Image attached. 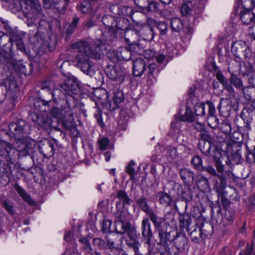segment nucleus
Returning <instances> with one entry per match:
<instances>
[{
    "mask_svg": "<svg viewBox=\"0 0 255 255\" xmlns=\"http://www.w3.org/2000/svg\"><path fill=\"white\" fill-rule=\"evenodd\" d=\"M8 129L14 136L15 143L13 146L6 141H0V155L6 161L14 163L17 152L23 156L29 154L34 148V141L27 137L30 132V126L23 120L10 123L8 125Z\"/></svg>",
    "mask_w": 255,
    "mask_h": 255,
    "instance_id": "f257e3e1",
    "label": "nucleus"
},
{
    "mask_svg": "<svg viewBox=\"0 0 255 255\" xmlns=\"http://www.w3.org/2000/svg\"><path fill=\"white\" fill-rule=\"evenodd\" d=\"M98 42L89 44L86 41L80 40L71 45V48L78 53L75 58L76 67L90 76L94 73V63L91 58H101L102 45L100 41Z\"/></svg>",
    "mask_w": 255,
    "mask_h": 255,
    "instance_id": "f03ea898",
    "label": "nucleus"
},
{
    "mask_svg": "<svg viewBox=\"0 0 255 255\" xmlns=\"http://www.w3.org/2000/svg\"><path fill=\"white\" fill-rule=\"evenodd\" d=\"M61 87L65 92L66 96V103L67 107L66 108V112L69 114L70 122L63 121L62 127L64 129H68L72 125L73 113L71 110L73 108L74 103V98L73 94H76L79 90V84L78 81L74 77H71L68 79L67 83L61 85Z\"/></svg>",
    "mask_w": 255,
    "mask_h": 255,
    "instance_id": "7ed1b4c3",
    "label": "nucleus"
},
{
    "mask_svg": "<svg viewBox=\"0 0 255 255\" xmlns=\"http://www.w3.org/2000/svg\"><path fill=\"white\" fill-rule=\"evenodd\" d=\"M20 9L27 18V25L36 24L44 17L42 8L39 0H24L22 3H18Z\"/></svg>",
    "mask_w": 255,
    "mask_h": 255,
    "instance_id": "20e7f679",
    "label": "nucleus"
},
{
    "mask_svg": "<svg viewBox=\"0 0 255 255\" xmlns=\"http://www.w3.org/2000/svg\"><path fill=\"white\" fill-rule=\"evenodd\" d=\"M242 138L243 136L239 132H234L227 144L228 156L236 164L239 163L242 158L241 150Z\"/></svg>",
    "mask_w": 255,
    "mask_h": 255,
    "instance_id": "39448f33",
    "label": "nucleus"
},
{
    "mask_svg": "<svg viewBox=\"0 0 255 255\" xmlns=\"http://www.w3.org/2000/svg\"><path fill=\"white\" fill-rule=\"evenodd\" d=\"M60 88H62L61 87ZM38 96L39 99L42 100L44 102L49 103L51 101L52 98H56V97L58 99L65 98L66 100V96L65 95V92H63V90L62 89H55L52 92L49 82H45L41 84Z\"/></svg>",
    "mask_w": 255,
    "mask_h": 255,
    "instance_id": "423d86ee",
    "label": "nucleus"
},
{
    "mask_svg": "<svg viewBox=\"0 0 255 255\" xmlns=\"http://www.w3.org/2000/svg\"><path fill=\"white\" fill-rule=\"evenodd\" d=\"M140 37L139 31L136 29H128L125 33L126 42L131 46V49H134L133 50L135 51V53L139 52V44L138 42Z\"/></svg>",
    "mask_w": 255,
    "mask_h": 255,
    "instance_id": "0eeeda50",
    "label": "nucleus"
},
{
    "mask_svg": "<svg viewBox=\"0 0 255 255\" xmlns=\"http://www.w3.org/2000/svg\"><path fill=\"white\" fill-rule=\"evenodd\" d=\"M31 119L38 128L48 130L52 127V120L46 114L34 113L31 115Z\"/></svg>",
    "mask_w": 255,
    "mask_h": 255,
    "instance_id": "6e6552de",
    "label": "nucleus"
},
{
    "mask_svg": "<svg viewBox=\"0 0 255 255\" xmlns=\"http://www.w3.org/2000/svg\"><path fill=\"white\" fill-rule=\"evenodd\" d=\"M231 50L232 53L239 58H247L250 56L251 50L245 42L236 41L233 43Z\"/></svg>",
    "mask_w": 255,
    "mask_h": 255,
    "instance_id": "1a4fd4ad",
    "label": "nucleus"
},
{
    "mask_svg": "<svg viewBox=\"0 0 255 255\" xmlns=\"http://www.w3.org/2000/svg\"><path fill=\"white\" fill-rule=\"evenodd\" d=\"M106 72L107 76L113 81L122 82L124 79V77L127 74L125 69L120 66H108Z\"/></svg>",
    "mask_w": 255,
    "mask_h": 255,
    "instance_id": "9d476101",
    "label": "nucleus"
},
{
    "mask_svg": "<svg viewBox=\"0 0 255 255\" xmlns=\"http://www.w3.org/2000/svg\"><path fill=\"white\" fill-rule=\"evenodd\" d=\"M107 247L110 250L111 255H119L122 251L119 244H117V236L109 233L106 236Z\"/></svg>",
    "mask_w": 255,
    "mask_h": 255,
    "instance_id": "9b49d317",
    "label": "nucleus"
},
{
    "mask_svg": "<svg viewBox=\"0 0 255 255\" xmlns=\"http://www.w3.org/2000/svg\"><path fill=\"white\" fill-rule=\"evenodd\" d=\"M147 215H148L150 221L153 223L156 230L160 229L164 227L166 228L169 226V223L166 222L165 217H159L154 213L153 210Z\"/></svg>",
    "mask_w": 255,
    "mask_h": 255,
    "instance_id": "f8f14e48",
    "label": "nucleus"
},
{
    "mask_svg": "<svg viewBox=\"0 0 255 255\" xmlns=\"http://www.w3.org/2000/svg\"><path fill=\"white\" fill-rule=\"evenodd\" d=\"M217 178L218 179H214V190L218 195L227 193L225 190L227 185V178L223 174L218 175Z\"/></svg>",
    "mask_w": 255,
    "mask_h": 255,
    "instance_id": "ddd939ff",
    "label": "nucleus"
},
{
    "mask_svg": "<svg viewBox=\"0 0 255 255\" xmlns=\"http://www.w3.org/2000/svg\"><path fill=\"white\" fill-rule=\"evenodd\" d=\"M145 69V62L141 56H139L133 60V74L135 76H141Z\"/></svg>",
    "mask_w": 255,
    "mask_h": 255,
    "instance_id": "4468645a",
    "label": "nucleus"
},
{
    "mask_svg": "<svg viewBox=\"0 0 255 255\" xmlns=\"http://www.w3.org/2000/svg\"><path fill=\"white\" fill-rule=\"evenodd\" d=\"M10 37L7 34H4L0 31V47H4L7 43L10 41ZM9 54L5 51H1L0 49V60L2 62H7L9 57Z\"/></svg>",
    "mask_w": 255,
    "mask_h": 255,
    "instance_id": "2eb2a0df",
    "label": "nucleus"
},
{
    "mask_svg": "<svg viewBox=\"0 0 255 255\" xmlns=\"http://www.w3.org/2000/svg\"><path fill=\"white\" fill-rule=\"evenodd\" d=\"M134 49H131V46L120 47L117 52V58L119 60L128 61L131 59L133 56L132 52H135L133 51Z\"/></svg>",
    "mask_w": 255,
    "mask_h": 255,
    "instance_id": "dca6fc26",
    "label": "nucleus"
},
{
    "mask_svg": "<svg viewBox=\"0 0 255 255\" xmlns=\"http://www.w3.org/2000/svg\"><path fill=\"white\" fill-rule=\"evenodd\" d=\"M141 229L143 237L146 239V242L147 243H150L153 235L148 218H146L142 220Z\"/></svg>",
    "mask_w": 255,
    "mask_h": 255,
    "instance_id": "f3484780",
    "label": "nucleus"
},
{
    "mask_svg": "<svg viewBox=\"0 0 255 255\" xmlns=\"http://www.w3.org/2000/svg\"><path fill=\"white\" fill-rule=\"evenodd\" d=\"M174 240L176 248L178 251L185 250L188 248V240L185 234L179 235L177 234Z\"/></svg>",
    "mask_w": 255,
    "mask_h": 255,
    "instance_id": "a211bd4d",
    "label": "nucleus"
},
{
    "mask_svg": "<svg viewBox=\"0 0 255 255\" xmlns=\"http://www.w3.org/2000/svg\"><path fill=\"white\" fill-rule=\"evenodd\" d=\"M124 99L123 92L120 90L114 92L112 100L109 103L110 108L112 110H115L119 107V104L121 103Z\"/></svg>",
    "mask_w": 255,
    "mask_h": 255,
    "instance_id": "6ab92c4d",
    "label": "nucleus"
},
{
    "mask_svg": "<svg viewBox=\"0 0 255 255\" xmlns=\"http://www.w3.org/2000/svg\"><path fill=\"white\" fill-rule=\"evenodd\" d=\"M102 22L110 31H114L117 29V22L115 17L111 15H104L102 18Z\"/></svg>",
    "mask_w": 255,
    "mask_h": 255,
    "instance_id": "aec40b11",
    "label": "nucleus"
},
{
    "mask_svg": "<svg viewBox=\"0 0 255 255\" xmlns=\"http://www.w3.org/2000/svg\"><path fill=\"white\" fill-rule=\"evenodd\" d=\"M39 149L40 153L46 158L53 155L54 153V145L50 141L42 144L39 146Z\"/></svg>",
    "mask_w": 255,
    "mask_h": 255,
    "instance_id": "412c9836",
    "label": "nucleus"
},
{
    "mask_svg": "<svg viewBox=\"0 0 255 255\" xmlns=\"http://www.w3.org/2000/svg\"><path fill=\"white\" fill-rule=\"evenodd\" d=\"M191 218L187 214H180L179 217V228L181 231L186 229L187 232L189 231V226L191 223Z\"/></svg>",
    "mask_w": 255,
    "mask_h": 255,
    "instance_id": "4be33fe9",
    "label": "nucleus"
},
{
    "mask_svg": "<svg viewBox=\"0 0 255 255\" xmlns=\"http://www.w3.org/2000/svg\"><path fill=\"white\" fill-rule=\"evenodd\" d=\"M180 175L181 179L185 184L193 182L194 174L190 170L184 168L180 170Z\"/></svg>",
    "mask_w": 255,
    "mask_h": 255,
    "instance_id": "5701e85b",
    "label": "nucleus"
},
{
    "mask_svg": "<svg viewBox=\"0 0 255 255\" xmlns=\"http://www.w3.org/2000/svg\"><path fill=\"white\" fill-rule=\"evenodd\" d=\"M240 18L245 24H250L255 19L254 14L251 10H244L240 12Z\"/></svg>",
    "mask_w": 255,
    "mask_h": 255,
    "instance_id": "b1692460",
    "label": "nucleus"
},
{
    "mask_svg": "<svg viewBox=\"0 0 255 255\" xmlns=\"http://www.w3.org/2000/svg\"><path fill=\"white\" fill-rule=\"evenodd\" d=\"M115 220L125 223L127 224H130L129 214L127 210L118 211L115 213Z\"/></svg>",
    "mask_w": 255,
    "mask_h": 255,
    "instance_id": "393cba45",
    "label": "nucleus"
},
{
    "mask_svg": "<svg viewBox=\"0 0 255 255\" xmlns=\"http://www.w3.org/2000/svg\"><path fill=\"white\" fill-rule=\"evenodd\" d=\"M157 197H158L160 203L165 206L170 205L173 201L170 195L165 192H158L157 194Z\"/></svg>",
    "mask_w": 255,
    "mask_h": 255,
    "instance_id": "a878e982",
    "label": "nucleus"
},
{
    "mask_svg": "<svg viewBox=\"0 0 255 255\" xmlns=\"http://www.w3.org/2000/svg\"><path fill=\"white\" fill-rule=\"evenodd\" d=\"M154 34L152 28L149 27V26H144L142 28L139 35H140V36H142L144 40L151 41L153 39Z\"/></svg>",
    "mask_w": 255,
    "mask_h": 255,
    "instance_id": "bb28decb",
    "label": "nucleus"
},
{
    "mask_svg": "<svg viewBox=\"0 0 255 255\" xmlns=\"http://www.w3.org/2000/svg\"><path fill=\"white\" fill-rule=\"evenodd\" d=\"M115 227L116 232L120 234H124L130 230V224L115 220Z\"/></svg>",
    "mask_w": 255,
    "mask_h": 255,
    "instance_id": "cd10ccee",
    "label": "nucleus"
},
{
    "mask_svg": "<svg viewBox=\"0 0 255 255\" xmlns=\"http://www.w3.org/2000/svg\"><path fill=\"white\" fill-rule=\"evenodd\" d=\"M170 27L173 31L179 32L183 28V22L179 18H173L170 20Z\"/></svg>",
    "mask_w": 255,
    "mask_h": 255,
    "instance_id": "c85d7f7f",
    "label": "nucleus"
},
{
    "mask_svg": "<svg viewBox=\"0 0 255 255\" xmlns=\"http://www.w3.org/2000/svg\"><path fill=\"white\" fill-rule=\"evenodd\" d=\"M77 9L83 14H87L91 12V15L94 16L95 12L92 11V6L90 3L84 2L78 4L77 6Z\"/></svg>",
    "mask_w": 255,
    "mask_h": 255,
    "instance_id": "c756f323",
    "label": "nucleus"
},
{
    "mask_svg": "<svg viewBox=\"0 0 255 255\" xmlns=\"http://www.w3.org/2000/svg\"><path fill=\"white\" fill-rule=\"evenodd\" d=\"M70 62L68 60L63 61L60 66V70H61V72L62 73V74L64 76H67L68 77L67 80L65 81V83H63V84H64L66 83H67L68 79L69 78H70L71 77H74L75 78L77 79L75 77H74L73 76L70 75V73L68 71L70 69ZM77 80L78 81V80ZM78 82L79 83V81H78ZM61 85H62V84H61Z\"/></svg>",
    "mask_w": 255,
    "mask_h": 255,
    "instance_id": "7c9ffc66",
    "label": "nucleus"
},
{
    "mask_svg": "<svg viewBox=\"0 0 255 255\" xmlns=\"http://www.w3.org/2000/svg\"><path fill=\"white\" fill-rule=\"evenodd\" d=\"M126 242L127 245L133 249L134 251V255H143L139 252L140 244L134 237H132L131 239H127Z\"/></svg>",
    "mask_w": 255,
    "mask_h": 255,
    "instance_id": "2f4dec72",
    "label": "nucleus"
},
{
    "mask_svg": "<svg viewBox=\"0 0 255 255\" xmlns=\"http://www.w3.org/2000/svg\"><path fill=\"white\" fill-rule=\"evenodd\" d=\"M243 93L245 98L248 101H253L255 100V87H248L243 89Z\"/></svg>",
    "mask_w": 255,
    "mask_h": 255,
    "instance_id": "473e14b6",
    "label": "nucleus"
},
{
    "mask_svg": "<svg viewBox=\"0 0 255 255\" xmlns=\"http://www.w3.org/2000/svg\"><path fill=\"white\" fill-rule=\"evenodd\" d=\"M137 204L140 208L147 215L152 210L149 209L147 203V199L144 197H141L136 200Z\"/></svg>",
    "mask_w": 255,
    "mask_h": 255,
    "instance_id": "72a5a7b5",
    "label": "nucleus"
},
{
    "mask_svg": "<svg viewBox=\"0 0 255 255\" xmlns=\"http://www.w3.org/2000/svg\"><path fill=\"white\" fill-rule=\"evenodd\" d=\"M180 120L183 122H193L195 120L193 113L188 107H186L184 114L180 116Z\"/></svg>",
    "mask_w": 255,
    "mask_h": 255,
    "instance_id": "f704fd0d",
    "label": "nucleus"
},
{
    "mask_svg": "<svg viewBox=\"0 0 255 255\" xmlns=\"http://www.w3.org/2000/svg\"><path fill=\"white\" fill-rule=\"evenodd\" d=\"M241 63L237 61L231 62L228 67V71L230 73L231 76L236 75L238 72L240 71Z\"/></svg>",
    "mask_w": 255,
    "mask_h": 255,
    "instance_id": "c9c22d12",
    "label": "nucleus"
},
{
    "mask_svg": "<svg viewBox=\"0 0 255 255\" xmlns=\"http://www.w3.org/2000/svg\"><path fill=\"white\" fill-rule=\"evenodd\" d=\"M147 80L152 81V79L154 78L157 74V72L156 71V65L155 63H151L148 67Z\"/></svg>",
    "mask_w": 255,
    "mask_h": 255,
    "instance_id": "e433bc0d",
    "label": "nucleus"
},
{
    "mask_svg": "<svg viewBox=\"0 0 255 255\" xmlns=\"http://www.w3.org/2000/svg\"><path fill=\"white\" fill-rule=\"evenodd\" d=\"M159 10V3L156 1L149 0L148 3L145 10L148 12H157Z\"/></svg>",
    "mask_w": 255,
    "mask_h": 255,
    "instance_id": "4c0bfd02",
    "label": "nucleus"
},
{
    "mask_svg": "<svg viewBox=\"0 0 255 255\" xmlns=\"http://www.w3.org/2000/svg\"><path fill=\"white\" fill-rule=\"evenodd\" d=\"M191 164L195 169L200 171L203 170L202 159L199 156L195 155L193 157L191 160Z\"/></svg>",
    "mask_w": 255,
    "mask_h": 255,
    "instance_id": "58836bf2",
    "label": "nucleus"
},
{
    "mask_svg": "<svg viewBox=\"0 0 255 255\" xmlns=\"http://www.w3.org/2000/svg\"><path fill=\"white\" fill-rule=\"evenodd\" d=\"M117 197L122 202L123 205H129L130 204V199L125 192L123 191H118Z\"/></svg>",
    "mask_w": 255,
    "mask_h": 255,
    "instance_id": "ea45409f",
    "label": "nucleus"
},
{
    "mask_svg": "<svg viewBox=\"0 0 255 255\" xmlns=\"http://www.w3.org/2000/svg\"><path fill=\"white\" fill-rule=\"evenodd\" d=\"M2 206L9 214L11 215H13V203L10 202L9 199H4L2 200Z\"/></svg>",
    "mask_w": 255,
    "mask_h": 255,
    "instance_id": "a19ab883",
    "label": "nucleus"
},
{
    "mask_svg": "<svg viewBox=\"0 0 255 255\" xmlns=\"http://www.w3.org/2000/svg\"><path fill=\"white\" fill-rule=\"evenodd\" d=\"M230 82L236 88H242L243 87V83L242 80L239 78L237 75L231 76L230 78Z\"/></svg>",
    "mask_w": 255,
    "mask_h": 255,
    "instance_id": "79ce46f5",
    "label": "nucleus"
},
{
    "mask_svg": "<svg viewBox=\"0 0 255 255\" xmlns=\"http://www.w3.org/2000/svg\"><path fill=\"white\" fill-rule=\"evenodd\" d=\"M222 108L226 109V110H231V101L228 98H222L218 106V109L220 111Z\"/></svg>",
    "mask_w": 255,
    "mask_h": 255,
    "instance_id": "37998d69",
    "label": "nucleus"
},
{
    "mask_svg": "<svg viewBox=\"0 0 255 255\" xmlns=\"http://www.w3.org/2000/svg\"><path fill=\"white\" fill-rule=\"evenodd\" d=\"M48 104V102H44L42 100L39 99L34 102V106L35 109L39 111H46V106Z\"/></svg>",
    "mask_w": 255,
    "mask_h": 255,
    "instance_id": "c03bdc74",
    "label": "nucleus"
},
{
    "mask_svg": "<svg viewBox=\"0 0 255 255\" xmlns=\"http://www.w3.org/2000/svg\"><path fill=\"white\" fill-rule=\"evenodd\" d=\"M60 0H42L44 8L50 9L53 6H56L59 4Z\"/></svg>",
    "mask_w": 255,
    "mask_h": 255,
    "instance_id": "a18cd8bd",
    "label": "nucleus"
},
{
    "mask_svg": "<svg viewBox=\"0 0 255 255\" xmlns=\"http://www.w3.org/2000/svg\"><path fill=\"white\" fill-rule=\"evenodd\" d=\"M98 143L99 146V149L105 150L109 145L110 140L107 137H102L98 140Z\"/></svg>",
    "mask_w": 255,
    "mask_h": 255,
    "instance_id": "49530a36",
    "label": "nucleus"
},
{
    "mask_svg": "<svg viewBox=\"0 0 255 255\" xmlns=\"http://www.w3.org/2000/svg\"><path fill=\"white\" fill-rule=\"evenodd\" d=\"M208 124L213 128H217L219 125V120L216 116H208Z\"/></svg>",
    "mask_w": 255,
    "mask_h": 255,
    "instance_id": "de8ad7c7",
    "label": "nucleus"
},
{
    "mask_svg": "<svg viewBox=\"0 0 255 255\" xmlns=\"http://www.w3.org/2000/svg\"><path fill=\"white\" fill-rule=\"evenodd\" d=\"M10 34L11 35L10 37V39H11L10 42L11 43V44L13 42H15L22 40L24 37V35L22 33L14 32L13 31H12L11 32H10Z\"/></svg>",
    "mask_w": 255,
    "mask_h": 255,
    "instance_id": "09e8293b",
    "label": "nucleus"
},
{
    "mask_svg": "<svg viewBox=\"0 0 255 255\" xmlns=\"http://www.w3.org/2000/svg\"><path fill=\"white\" fill-rule=\"evenodd\" d=\"M135 165V162L130 161L126 167L127 172L129 174L130 178L133 180L134 178L135 170L133 166Z\"/></svg>",
    "mask_w": 255,
    "mask_h": 255,
    "instance_id": "8fccbe9b",
    "label": "nucleus"
},
{
    "mask_svg": "<svg viewBox=\"0 0 255 255\" xmlns=\"http://www.w3.org/2000/svg\"><path fill=\"white\" fill-rule=\"evenodd\" d=\"M213 146L210 142H204V144L201 148V150L204 155L209 156L211 155V149H213Z\"/></svg>",
    "mask_w": 255,
    "mask_h": 255,
    "instance_id": "3c124183",
    "label": "nucleus"
},
{
    "mask_svg": "<svg viewBox=\"0 0 255 255\" xmlns=\"http://www.w3.org/2000/svg\"><path fill=\"white\" fill-rule=\"evenodd\" d=\"M205 107L204 104H196L194 106V112L196 116H204L205 115Z\"/></svg>",
    "mask_w": 255,
    "mask_h": 255,
    "instance_id": "603ef678",
    "label": "nucleus"
},
{
    "mask_svg": "<svg viewBox=\"0 0 255 255\" xmlns=\"http://www.w3.org/2000/svg\"><path fill=\"white\" fill-rule=\"evenodd\" d=\"M243 8L245 10H251L255 6L254 0H242Z\"/></svg>",
    "mask_w": 255,
    "mask_h": 255,
    "instance_id": "864d4df0",
    "label": "nucleus"
},
{
    "mask_svg": "<svg viewBox=\"0 0 255 255\" xmlns=\"http://www.w3.org/2000/svg\"><path fill=\"white\" fill-rule=\"evenodd\" d=\"M197 184L199 187H201L203 189H206L209 187L208 179L204 176H201L198 179Z\"/></svg>",
    "mask_w": 255,
    "mask_h": 255,
    "instance_id": "5fc2aeb1",
    "label": "nucleus"
},
{
    "mask_svg": "<svg viewBox=\"0 0 255 255\" xmlns=\"http://www.w3.org/2000/svg\"><path fill=\"white\" fill-rule=\"evenodd\" d=\"M79 19L77 17H74L71 23L70 24L69 27L67 29V33L70 34L74 31L75 28L77 27Z\"/></svg>",
    "mask_w": 255,
    "mask_h": 255,
    "instance_id": "6e6d98bb",
    "label": "nucleus"
},
{
    "mask_svg": "<svg viewBox=\"0 0 255 255\" xmlns=\"http://www.w3.org/2000/svg\"><path fill=\"white\" fill-rule=\"evenodd\" d=\"M156 27L161 35H164L167 33L168 28L165 22L162 21L157 23Z\"/></svg>",
    "mask_w": 255,
    "mask_h": 255,
    "instance_id": "4d7b16f0",
    "label": "nucleus"
},
{
    "mask_svg": "<svg viewBox=\"0 0 255 255\" xmlns=\"http://www.w3.org/2000/svg\"><path fill=\"white\" fill-rule=\"evenodd\" d=\"M210 156L213 158L215 161L221 160L222 157L221 151L215 146H213V151L212 152L211 151V155Z\"/></svg>",
    "mask_w": 255,
    "mask_h": 255,
    "instance_id": "13d9d810",
    "label": "nucleus"
},
{
    "mask_svg": "<svg viewBox=\"0 0 255 255\" xmlns=\"http://www.w3.org/2000/svg\"><path fill=\"white\" fill-rule=\"evenodd\" d=\"M245 71L243 72V75L249 76L253 74L254 72V68L253 66L250 63L245 64Z\"/></svg>",
    "mask_w": 255,
    "mask_h": 255,
    "instance_id": "bf43d9fd",
    "label": "nucleus"
},
{
    "mask_svg": "<svg viewBox=\"0 0 255 255\" xmlns=\"http://www.w3.org/2000/svg\"><path fill=\"white\" fill-rule=\"evenodd\" d=\"M112 225V221L110 220L104 219L102 223V231L104 233H109L110 229Z\"/></svg>",
    "mask_w": 255,
    "mask_h": 255,
    "instance_id": "052dcab7",
    "label": "nucleus"
},
{
    "mask_svg": "<svg viewBox=\"0 0 255 255\" xmlns=\"http://www.w3.org/2000/svg\"><path fill=\"white\" fill-rule=\"evenodd\" d=\"M94 116L100 126L101 128H103L105 126V124L102 118V112L99 109H97V113L95 114Z\"/></svg>",
    "mask_w": 255,
    "mask_h": 255,
    "instance_id": "680f3d73",
    "label": "nucleus"
},
{
    "mask_svg": "<svg viewBox=\"0 0 255 255\" xmlns=\"http://www.w3.org/2000/svg\"><path fill=\"white\" fill-rule=\"evenodd\" d=\"M227 193H223V194L218 195V197L221 198V202L223 206L225 208H227L230 205V201L225 197Z\"/></svg>",
    "mask_w": 255,
    "mask_h": 255,
    "instance_id": "e2e57ef3",
    "label": "nucleus"
},
{
    "mask_svg": "<svg viewBox=\"0 0 255 255\" xmlns=\"http://www.w3.org/2000/svg\"><path fill=\"white\" fill-rule=\"evenodd\" d=\"M221 129L223 132L225 133H229L231 131V126L229 122L224 121L222 123Z\"/></svg>",
    "mask_w": 255,
    "mask_h": 255,
    "instance_id": "0e129e2a",
    "label": "nucleus"
},
{
    "mask_svg": "<svg viewBox=\"0 0 255 255\" xmlns=\"http://www.w3.org/2000/svg\"><path fill=\"white\" fill-rule=\"evenodd\" d=\"M149 0H134V3L139 8L145 10Z\"/></svg>",
    "mask_w": 255,
    "mask_h": 255,
    "instance_id": "69168bd1",
    "label": "nucleus"
},
{
    "mask_svg": "<svg viewBox=\"0 0 255 255\" xmlns=\"http://www.w3.org/2000/svg\"><path fill=\"white\" fill-rule=\"evenodd\" d=\"M206 103L208 106V116H215L216 110L213 103L208 101Z\"/></svg>",
    "mask_w": 255,
    "mask_h": 255,
    "instance_id": "338daca9",
    "label": "nucleus"
},
{
    "mask_svg": "<svg viewBox=\"0 0 255 255\" xmlns=\"http://www.w3.org/2000/svg\"><path fill=\"white\" fill-rule=\"evenodd\" d=\"M200 136L201 138L204 141V142H210L212 139L211 136L206 130H205L204 131L201 132L200 134Z\"/></svg>",
    "mask_w": 255,
    "mask_h": 255,
    "instance_id": "774afa93",
    "label": "nucleus"
}]
</instances>
